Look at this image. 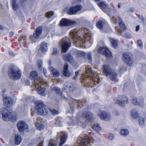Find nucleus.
<instances>
[{"instance_id":"60","label":"nucleus","mask_w":146,"mask_h":146,"mask_svg":"<svg viewBox=\"0 0 146 146\" xmlns=\"http://www.w3.org/2000/svg\"><path fill=\"white\" fill-rule=\"evenodd\" d=\"M43 142H41L38 146H43L42 145Z\"/></svg>"},{"instance_id":"54","label":"nucleus","mask_w":146,"mask_h":146,"mask_svg":"<svg viewBox=\"0 0 146 146\" xmlns=\"http://www.w3.org/2000/svg\"><path fill=\"white\" fill-rule=\"evenodd\" d=\"M43 72L45 76H47V75L46 74V73L47 72L46 70L44 68L43 69Z\"/></svg>"},{"instance_id":"20","label":"nucleus","mask_w":146,"mask_h":146,"mask_svg":"<svg viewBox=\"0 0 146 146\" xmlns=\"http://www.w3.org/2000/svg\"><path fill=\"white\" fill-rule=\"evenodd\" d=\"M42 120L41 118L37 117L36 121H35V125L38 129L39 130H42L44 128V126L42 124Z\"/></svg>"},{"instance_id":"35","label":"nucleus","mask_w":146,"mask_h":146,"mask_svg":"<svg viewBox=\"0 0 146 146\" xmlns=\"http://www.w3.org/2000/svg\"><path fill=\"white\" fill-rule=\"evenodd\" d=\"M131 114L132 117L134 119H136L138 116V113L135 110H132L131 112Z\"/></svg>"},{"instance_id":"37","label":"nucleus","mask_w":146,"mask_h":146,"mask_svg":"<svg viewBox=\"0 0 146 146\" xmlns=\"http://www.w3.org/2000/svg\"><path fill=\"white\" fill-rule=\"evenodd\" d=\"M129 131L127 129H121L120 130V134L122 136H125L129 134Z\"/></svg>"},{"instance_id":"61","label":"nucleus","mask_w":146,"mask_h":146,"mask_svg":"<svg viewBox=\"0 0 146 146\" xmlns=\"http://www.w3.org/2000/svg\"><path fill=\"white\" fill-rule=\"evenodd\" d=\"M3 29V27L2 26L0 25V30H2Z\"/></svg>"},{"instance_id":"64","label":"nucleus","mask_w":146,"mask_h":146,"mask_svg":"<svg viewBox=\"0 0 146 146\" xmlns=\"http://www.w3.org/2000/svg\"><path fill=\"white\" fill-rule=\"evenodd\" d=\"M123 70L125 71H126V69L125 68H123Z\"/></svg>"},{"instance_id":"52","label":"nucleus","mask_w":146,"mask_h":146,"mask_svg":"<svg viewBox=\"0 0 146 146\" xmlns=\"http://www.w3.org/2000/svg\"><path fill=\"white\" fill-rule=\"evenodd\" d=\"M114 137V136L112 134H110L109 136V139L110 140H112Z\"/></svg>"},{"instance_id":"32","label":"nucleus","mask_w":146,"mask_h":146,"mask_svg":"<svg viewBox=\"0 0 146 146\" xmlns=\"http://www.w3.org/2000/svg\"><path fill=\"white\" fill-rule=\"evenodd\" d=\"M64 58L66 61H69V62L71 63L72 61V58L71 55L69 54H67L64 56Z\"/></svg>"},{"instance_id":"63","label":"nucleus","mask_w":146,"mask_h":146,"mask_svg":"<svg viewBox=\"0 0 146 146\" xmlns=\"http://www.w3.org/2000/svg\"><path fill=\"white\" fill-rule=\"evenodd\" d=\"M118 7L119 8H120V4H118Z\"/></svg>"},{"instance_id":"12","label":"nucleus","mask_w":146,"mask_h":146,"mask_svg":"<svg viewBox=\"0 0 146 146\" xmlns=\"http://www.w3.org/2000/svg\"><path fill=\"white\" fill-rule=\"evenodd\" d=\"M123 58L125 63L129 66H131L133 64V56L130 52H126L123 55Z\"/></svg>"},{"instance_id":"38","label":"nucleus","mask_w":146,"mask_h":146,"mask_svg":"<svg viewBox=\"0 0 146 146\" xmlns=\"http://www.w3.org/2000/svg\"><path fill=\"white\" fill-rule=\"evenodd\" d=\"M93 128L94 130L97 131H99L101 129V128L100 126V125L99 124H96L94 125L93 126Z\"/></svg>"},{"instance_id":"18","label":"nucleus","mask_w":146,"mask_h":146,"mask_svg":"<svg viewBox=\"0 0 146 146\" xmlns=\"http://www.w3.org/2000/svg\"><path fill=\"white\" fill-rule=\"evenodd\" d=\"M119 100H117L115 102V103L122 107H124L125 104H127L128 102L127 98L125 96H122L119 97Z\"/></svg>"},{"instance_id":"19","label":"nucleus","mask_w":146,"mask_h":146,"mask_svg":"<svg viewBox=\"0 0 146 146\" xmlns=\"http://www.w3.org/2000/svg\"><path fill=\"white\" fill-rule=\"evenodd\" d=\"M30 77L32 79L34 80L33 85L35 84V81L36 80L38 81V83L42 82L41 79L38 77L37 72L35 71L31 72L30 73Z\"/></svg>"},{"instance_id":"55","label":"nucleus","mask_w":146,"mask_h":146,"mask_svg":"<svg viewBox=\"0 0 146 146\" xmlns=\"http://www.w3.org/2000/svg\"><path fill=\"white\" fill-rule=\"evenodd\" d=\"M14 33L13 32H11L9 33V35L10 37H12L14 35Z\"/></svg>"},{"instance_id":"49","label":"nucleus","mask_w":146,"mask_h":146,"mask_svg":"<svg viewBox=\"0 0 146 146\" xmlns=\"http://www.w3.org/2000/svg\"><path fill=\"white\" fill-rule=\"evenodd\" d=\"M13 9L15 10H17L18 8V5L17 4H14L12 5Z\"/></svg>"},{"instance_id":"8","label":"nucleus","mask_w":146,"mask_h":146,"mask_svg":"<svg viewBox=\"0 0 146 146\" xmlns=\"http://www.w3.org/2000/svg\"><path fill=\"white\" fill-rule=\"evenodd\" d=\"M77 54L78 56V59L84 61L86 56H87L89 62H90L92 60L91 56V52H86L81 51H77Z\"/></svg>"},{"instance_id":"21","label":"nucleus","mask_w":146,"mask_h":146,"mask_svg":"<svg viewBox=\"0 0 146 146\" xmlns=\"http://www.w3.org/2000/svg\"><path fill=\"white\" fill-rule=\"evenodd\" d=\"M98 115L102 119L109 120L111 118L110 114L106 112L100 111Z\"/></svg>"},{"instance_id":"45","label":"nucleus","mask_w":146,"mask_h":146,"mask_svg":"<svg viewBox=\"0 0 146 146\" xmlns=\"http://www.w3.org/2000/svg\"><path fill=\"white\" fill-rule=\"evenodd\" d=\"M137 46L139 47L140 48H142L143 47V44L142 41L141 40H138L137 41Z\"/></svg>"},{"instance_id":"3","label":"nucleus","mask_w":146,"mask_h":146,"mask_svg":"<svg viewBox=\"0 0 146 146\" xmlns=\"http://www.w3.org/2000/svg\"><path fill=\"white\" fill-rule=\"evenodd\" d=\"M93 115L89 111H86L83 113L80 119H78L77 124L82 125L83 124L91 122L93 120Z\"/></svg>"},{"instance_id":"10","label":"nucleus","mask_w":146,"mask_h":146,"mask_svg":"<svg viewBox=\"0 0 146 146\" xmlns=\"http://www.w3.org/2000/svg\"><path fill=\"white\" fill-rule=\"evenodd\" d=\"M38 81L36 80L35 81V84L34 85V86L37 90L38 93L41 96H45L46 95L45 88H42L41 85L42 84V81L38 83Z\"/></svg>"},{"instance_id":"7","label":"nucleus","mask_w":146,"mask_h":146,"mask_svg":"<svg viewBox=\"0 0 146 146\" xmlns=\"http://www.w3.org/2000/svg\"><path fill=\"white\" fill-rule=\"evenodd\" d=\"M93 142L92 139L86 136L84 137H80L77 141V146H86L90 142Z\"/></svg>"},{"instance_id":"11","label":"nucleus","mask_w":146,"mask_h":146,"mask_svg":"<svg viewBox=\"0 0 146 146\" xmlns=\"http://www.w3.org/2000/svg\"><path fill=\"white\" fill-rule=\"evenodd\" d=\"M86 72L87 74V77H90L91 79L93 82L94 84H95L96 82L98 84L99 83L98 80H99V78H96L94 77V75L95 74V72L94 71H93L92 70V69L90 67H88V68H86ZM86 76H87L86 75Z\"/></svg>"},{"instance_id":"4","label":"nucleus","mask_w":146,"mask_h":146,"mask_svg":"<svg viewBox=\"0 0 146 146\" xmlns=\"http://www.w3.org/2000/svg\"><path fill=\"white\" fill-rule=\"evenodd\" d=\"M103 72L104 74L109 77L111 79H114L116 78L117 74L107 64L104 65L103 67Z\"/></svg>"},{"instance_id":"56","label":"nucleus","mask_w":146,"mask_h":146,"mask_svg":"<svg viewBox=\"0 0 146 146\" xmlns=\"http://www.w3.org/2000/svg\"><path fill=\"white\" fill-rule=\"evenodd\" d=\"M139 25H137L136 27V31H138L139 29Z\"/></svg>"},{"instance_id":"15","label":"nucleus","mask_w":146,"mask_h":146,"mask_svg":"<svg viewBox=\"0 0 146 146\" xmlns=\"http://www.w3.org/2000/svg\"><path fill=\"white\" fill-rule=\"evenodd\" d=\"M17 126L20 132H23L25 130L27 131L29 130L28 125L23 121H19L17 124Z\"/></svg>"},{"instance_id":"30","label":"nucleus","mask_w":146,"mask_h":146,"mask_svg":"<svg viewBox=\"0 0 146 146\" xmlns=\"http://www.w3.org/2000/svg\"><path fill=\"white\" fill-rule=\"evenodd\" d=\"M109 40L113 47L114 48H116L119 44V41L117 40L111 38H109Z\"/></svg>"},{"instance_id":"6","label":"nucleus","mask_w":146,"mask_h":146,"mask_svg":"<svg viewBox=\"0 0 146 146\" xmlns=\"http://www.w3.org/2000/svg\"><path fill=\"white\" fill-rule=\"evenodd\" d=\"M35 107V110L40 115H46L48 112V110L42 103H37Z\"/></svg>"},{"instance_id":"62","label":"nucleus","mask_w":146,"mask_h":146,"mask_svg":"<svg viewBox=\"0 0 146 146\" xmlns=\"http://www.w3.org/2000/svg\"><path fill=\"white\" fill-rule=\"evenodd\" d=\"M9 54L11 55H13V54H14L12 52H9Z\"/></svg>"},{"instance_id":"50","label":"nucleus","mask_w":146,"mask_h":146,"mask_svg":"<svg viewBox=\"0 0 146 146\" xmlns=\"http://www.w3.org/2000/svg\"><path fill=\"white\" fill-rule=\"evenodd\" d=\"M54 143V141H53L50 140L48 144V146H55Z\"/></svg>"},{"instance_id":"9","label":"nucleus","mask_w":146,"mask_h":146,"mask_svg":"<svg viewBox=\"0 0 146 146\" xmlns=\"http://www.w3.org/2000/svg\"><path fill=\"white\" fill-rule=\"evenodd\" d=\"M62 52H66L71 46V42L70 40L67 37L64 38L61 41Z\"/></svg>"},{"instance_id":"29","label":"nucleus","mask_w":146,"mask_h":146,"mask_svg":"<svg viewBox=\"0 0 146 146\" xmlns=\"http://www.w3.org/2000/svg\"><path fill=\"white\" fill-rule=\"evenodd\" d=\"M22 140V139L21 136L18 134L15 135V142L16 145H18L21 143Z\"/></svg>"},{"instance_id":"59","label":"nucleus","mask_w":146,"mask_h":146,"mask_svg":"<svg viewBox=\"0 0 146 146\" xmlns=\"http://www.w3.org/2000/svg\"><path fill=\"white\" fill-rule=\"evenodd\" d=\"M75 76H78V75L79 73V71L76 72H75Z\"/></svg>"},{"instance_id":"53","label":"nucleus","mask_w":146,"mask_h":146,"mask_svg":"<svg viewBox=\"0 0 146 146\" xmlns=\"http://www.w3.org/2000/svg\"><path fill=\"white\" fill-rule=\"evenodd\" d=\"M58 52V50H57L55 48L53 49V51L52 52V54L53 55H55L57 53V52Z\"/></svg>"},{"instance_id":"42","label":"nucleus","mask_w":146,"mask_h":146,"mask_svg":"<svg viewBox=\"0 0 146 146\" xmlns=\"http://www.w3.org/2000/svg\"><path fill=\"white\" fill-rule=\"evenodd\" d=\"M49 110L51 113L53 115H56L58 113V112L54 109H50Z\"/></svg>"},{"instance_id":"58","label":"nucleus","mask_w":146,"mask_h":146,"mask_svg":"<svg viewBox=\"0 0 146 146\" xmlns=\"http://www.w3.org/2000/svg\"><path fill=\"white\" fill-rule=\"evenodd\" d=\"M60 94L63 99L65 100H67V99L64 96L62 95V94L61 93H60Z\"/></svg>"},{"instance_id":"2","label":"nucleus","mask_w":146,"mask_h":146,"mask_svg":"<svg viewBox=\"0 0 146 146\" xmlns=\"http://www.w3.org/2000/svg\"><path fill=\"white\" fill-rule=\"evenodd\" d=\"M2 115L3 119L5 121H14L16 119L15 114L11 110H8L5 108H2L0 111V117Z\"/></svg>"},{"instance_id":"44","label":"nucleus","mask_w":146,"mask_h":146,"mask_svg":"<svg viewBox=\"0 0 146 146\" xmlns=\"http://www.w3.org/2000/svg\"><path fill=\"white\" fill-rule=\"evenodd\" d=\"M69 25L73 26L77 24V22L76 21H72L69 19Z\"/></svg>"},{"instance_id":"24","label":"nucleus","mask_w":146,"mask_h":146,"mask_svg":"<svg viewBox=\"0 0 146 146\" xmlns=\"http://www.w3.org/2000/svg\"><path fill=\"white\" fill-rule=\"evenodd\" d=\"M42 27L41 26L36 28L35 30V32L33 34L34 37L36 39L38 38L42 33Z\"/></svg>"},{"instance_id":"5","label":"nucleus","mask_w":146,"mask_h":146,"mask_svg":"<svg viewBox=\"0 0 146 146\" xmlns=\"http://www.w3.org/2000/svg\"><path fill=\"white\" fill-rule=\"evenodd\" d=\"M8 74L12 79L17 80L21 76V73L19 69L15 66L11 67L9 70Z\"/></svg>"},{"instance_id":"1","label":"nucleus","mask_w":146,"mask_h":146,"mask_svg":"<svg viewBox=\"0 0 146 146\" xmlns=\"http://www.w3.org/2000/svg\"><path fill=\"white\" fill-rule=\"evenodd\" d=\"M86 29H74L70 33L71 38L75 46H85L88 47L91 46L92 41L91 35L87 32Z\"/></svg>"},{"instance_id":"27","label":"nucleus","mask_w":146,"mask_h":146,"mask_svg":"<svg viewBox=\"0 0 146 146\" xmlns=\"http://www.w3.org/2000/svg\"><path fill=\"white\" fill-rule=\"evenodd\" d=\"M49 46V45L48 44L44 42H43L40 44V50L43 52H46L47 51Z\"/></svg>"},{"instance_id":"13","label":"nucleus","mask_w":146,"mask_h":146,"mask_svg":"<svg viewBox=\"0 0 146 146\" xmlns=\"http://www.w3.org/2000/svg\"><path fill=\"white\" fill-rule=\"evenodd\" d=\"M98 51L99 53L105 55L107 57H111L112 56L110 51L106 47H100L98 49Z\"/></svg>"},{"instance_id":"51","label":"nucleus","mask_w":146,"mask_h":146,"mask_svg":"<svg viewBox=\"0 0 146 146\" xmlns=\"http://www.w3.org/2000/svg\"><path fill=\"white\" fill-rule=\"evenodd\" d=\"M80 20L81 21V22L82 23H85L86 21V20L84 18V17H81L80 19Z\"/></svg>"},{"instance_id":"57","label":"nucleus","mask_w":146,"mask_h":146,"mask_svg":"<svg viewBox=\"0 0 146 146\" xmlns=\"http://www.w3.org/2000/svg\"><path fill=\"white\" fill-rule=\"evenodd\" d=\"M12 5L17 4L16 3V0H11Z\"/></svg>"},{"instance_id":"22","label":"nucleus","mask_w":146,"mask_h":146,"mask_svg":"<svg viewBox=\"0 0 146 146\" xmlns=\"http://www.w3.org/2000/svg\"><path fill=\"white\" fill-rule=\"evenodd\" d=\"M110 19L111 21L114 22L115 23H117L116 20H117V19L118 20L119 25L121 28L123 29H125V24L119 17H113L112 18H111Z\"/></svg>"},{"instance_id":"34","label":"nucleus","mask_w":146,"mask_h":146,"mask_svg":"<svg viewBox=\"0 0 146 146\" xmlns=\"http://www.w3.org/2000/svg\"><path fill=\"white\" fill-rule=\"evenodd\" d=\"M62 120L61 117H57L55 120V123L56 125L58 126H62Z\"/></svg>"},{"instance_id":"36","label":"nucleus","mask_w":146,"mask_h":146,"mask_svg":"<svg viewBox=\"0 0 146 146\" xmlns=\"http://www.w3.org/2000/svg\"><path fill=\"white\" fill-rule=\"evenodd\" d=\"M138 120L139 125L141 127H144L145 123L143 118L141 117H139V118Z\"/></svg>"},{"instance_id":"26","label":"nucleus","mask_w":146,"mask_h":146,"mask_svg":"<svg viewBox=\"0 0 146 146\" xmlns=\"http://www.w3.org/2000/svg\"><path fill=\"white\" fill-rule=\"evenodd\" d=\"M48 69L51 72V75L53 76L57 77L59 76L60 73L56 69H54L53 67L51 66L49 67Z\"/></svg>"},{"instance_id":"41","label":"nucleus","mask_w":146,"mask_h":146,"mask_svg":"<svg viewBox=\"0 0 146 146\" xmlns=\"http://www.w3.org/2000/svg\"><path fill=\"white\" fill-rule=\"evenodd\" d=\"M74 102L76 103V104L78 105V106L79 107H81L83 105V103L82 102V101L81 100H75L74 101Z\"/></svg>"},{"instance_id":"31","label":"nucleus","mask_w":146,"mask_h":146,"mask_svg":"<svg viewBox=\"0 0 146 146\" xmlns=\"http://www.w3.org/2000/svg\"><path fill=\"white\" fill-rule=\"evenodd\" d=\"M69 19H62L60 21V25L61 26H64L69 25Z\"/></svg>"},{"instance_id":"40","label":"nucleus","mask_w":146,"mask_h":146,"mask_svg":"<svg viewBox=\"0 0 146 146\" xmlns=\"http://www.w3.org/2000/svg\"><path fill=\"white\" fill-rule=\"evenodd\" d=\"M19 42L21 43L26 42V38L25 36H22L19 38Z\"/></svg>"},{"instance_id":"25","label":"nucleus","mask_w":146,"mask_h":146,"mask_svg":"<svg viewBox=\"0 0 146 146\" xmlns=\"http://www.w3.org/2000/svg\"><path fill=\"white\" fill-rule=\"evenodd\" d=\"M3 102L5 106L9 107L11 106L12 101L11 98L5 97L3 98Z\"/></svg>"},{"instance_id":"48","label":"nucleus","mask_w":146,"mask_h":146,"mask_svg":"<svg viewBox=\"0 0 146 146\" xmlns=\"http://www.w3.org/2000/svg\"><path fill=\"white\" fill-rule=\"evenodd\" d=\"M37 64L38 66V68L39 69H41L42 64V62L41 60H38L37 62Z\"/></svg>"},{"instance_id":"39","label":"nucleus","mask_w":146,"mask_h":146,"mask_svg":"<svg viewBox=\"0 0 146 146\" xmlns=\"http://www.w3.org/2000/svg\"><path fill=\"white\" fill-rule=\"evenodd\" d=\"M103 22L102 21H98L96 24L97 27L100 29H101L103 28Z\"/></svg>"},{"instance_id":"33","label":"nucleus","mask_w":146,"mask_h":146,"mask_svg":"<svg viewBox=\"0 0 146 146\" xmlns=\"http://www.w3.org/2000/svg\"><path fill=\"white\" fill-rule=\"evenodd\" d=\"M97 4L102 10L105 9L108 6V5L103 1L98 2L97 3Z\"/></svg>"},{"instance_id":"43","label":"nucleus","mask_w":146,"mask_h":146,"mask_svg":"<svg viewBox=\"0 0 146 146\" xmlns=\"http://www.w3.org/2000/svg\"><path fill=\"white\" fill-rule=\"evenodd\" d=\"M52 90L54 91L57 93H59L60 89L55 86H53L51 88Z\"/></svg>"},{"instance_id":"46","label":"nucleus","mask_w":146,"mask_h":146,"mask_svg":"<svg viewBox=\"0 0 146 146\" xmlns=\"http://www.w3.org/2000/svg\"><path fill=\"white\" fill-rule=\"evenodd\" d=\"M115 30L117 33L119 35H121L122 31L117 27H115Z\"/></svg>"},{"instance_id":"23","label":"nucleus","mask_w":146,"mask_h":146,"mask_svg":"<svg viewBox=\"0 0 146 146\" xmlns=\"http://www.w3.org/2000/svg\"><path fill=\"white\" fill-rule=\"evenodd\" d=\"M75 88L73 84L70 83H66L64 85V90L67 92L69 90L70 91H72L74 90Z\"/></svg>"},{"instance_id":"17","label":"nucleus","mask_w":146,"mask_h":146,"mask_svg":"<svg viewBox=\"0 0 146 146\" xmlns=\"http://www.w3.org/2000/svg\"><path fill=\"white\" fill-rule=\"evenodd\" d=\"M82 9V6L81 5H77L74 7H70L67 12L70 15L76 14L77 12Z\"/></svg>"},{"instance_id":"47","label":"nucleus","mask_w":146,"mask_h":146,"mask_svg":"<svg viewBox=\"0 0 146 146\" xmlns=\"http://www.w3.org/2000/svg\"><path fill=\"white\" fill-rule=\"evenodd\" d=\"M53 14V13L52 12H49L46 13V16L48 18H49L51 17Z\"/></svg>"},{"instance_id":"16","label":"nucleus","mask_w":146,"mask_h":146,"mask_svg":"<svg viewBox=\"0 0 146 146\" xmlns=\"http://www.w3.org/2000/svg\"><path fill=\"white\" fill-rule=\"evenodd\" d=\"M67 135L66 133L64 132H58L57 134V138H60V145H63L66 141Z\"/></svg>"},{"instance_id":"14","label":"nucleus","mask_w":146,"mask_h":146,"mask_svg":"<svg viewBox=\"0 0 146 146\" xmlns=\"http://www.w3.org/2000/svg\"><path fill=\"white\" fill-rule=\"evenodd\" d=\"M144 99L143 98H138L135 97L133 98L131 100V103L134 106H139L143 107L144 105Z\"/></svg>"},{"instance_id":"28","label":"nucleus","mask_w":146,"mask_h":146,"mask_svg":"<svg viewBox=\"0 0 146 146\" xmlns=\"http://www.w3.org/2000/svg\"><path fill=\"white\" fill-rule=\"evenodd\" d=\"M68 65L66 63L64 66L63 74L65 76L69 77L71 75V73L68 71Z\"/></svg>"}]
</instances>
